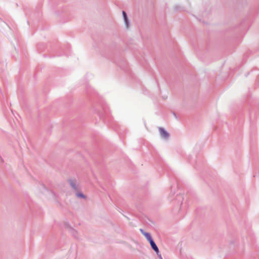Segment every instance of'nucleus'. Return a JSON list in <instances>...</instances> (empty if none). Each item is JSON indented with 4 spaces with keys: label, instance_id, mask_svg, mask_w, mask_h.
Segmentation results:
<instances>
[{
    "label": "nucleus",
    "instance_id": "1",
    "mask_svg": "<svg viewBox=\"0 0 259 259\" xmlns=\"http://www.w3.org/2000/svg\"><path fill=\"white\" fill-rule=\"evenodd\" d=\"M149 243L151 245V246L152 248L155 251L157 255L160 258V259H162V257L161 254L159 253V251L158 249V248L157 247V245L155 243L154 241L152 240L150 241H149Z\"/></svg>",
    "mask_w": 259,
    "mask_h": 259
},
{
    "label": "nucleus",
    "instance_id": "2",
    "mask_svg": "<svg viewBox=\"0 0 259 259\" xmlns=\"http://www.w3.org/2000/svg\"><path fill=\"white\" fill-rule=\"evenodd\" d=\"M140 231L142 233V234L144 235V236L146 238V239L149 242L153 240L151 235L149 233L145 232L142 229H140Z\"/></svg>",
    "mask_w": 259,
    "mask_h": 259
},
{
    "label": "nucleus",
    "instance_id": "3",
    "mask_svg": "<svg viewBox=\"0 0 259 259\" xmlns=\"http://www.w3.org/2000/svg\"><path fill=\"white\" fill-rule=\"evenodd\" d=\"M159 132L161 136L164 138H167L168 137V134L162 128H159Z\"/></svg>",
    "mask_w": 259,
    "mask_h": 259
},
{
    "label": "nucleus",
    "instance_id": "4",
    "mask_svg": "<svg viewBox=\"0 0 259 259\" xmlns=\"http://www.w3.org/2000/svg\"><path fill=\"white\" fill-rule=\"evenodd\" d=\"M122 14H123V18H124V21H125V23L126 25V26L127 27V16H126V14L125 13V12L124 11H123L122 12Z\"/></svg>",
    "mask_w": 259,
    "mask_h": 259
}]
</instances>
